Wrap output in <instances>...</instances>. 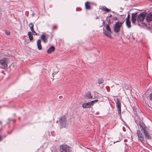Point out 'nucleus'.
Returning <instances> with one entry per match:
<instances>
[{
	"mask_svg": "<svg viewBox=\"0 0 152 152\" xmlns=\"http://www.w3.org/2000/svg\"><path fill=\"white\" fill-rule=\"evenodd\" d=\"M60 125L62 128H65L66 126L67 120L65 116H62L59 118Z\"/></svg>",
	"mask_w": 152,
	"mask_h": 152,
	"instance_id": "nucleus-1",
	"label": "nucleus"
},
{
	"mask_svg": "<svg viewBox=\"0 0 152 152\" xmlns=\"http://www.w3.org/2000/svg\"><path fill=\"white\" fill-rule=\"evenodd\" d=\"M60 151L61 152H72L70 148L66 145H61Z\"/></svg>",
	"mask_w": 152,
	"mask_h": 152,
	"instance_id": "nucleus-2",
	"label": "nucleus"
},
{
	"mask_svg": "<svg viewBox=\"0 0 152 152\" xmlns=\"http://www.w3.org/2000/svg\"><path fill=\"white\" fill-rule=\"evenodd\" d=\"M122 23L118 22L115 24L114 27V31L116 33H118L120 31V28L122 26Z\"/></svg>",
	"mask_w": 152,
	"mask_h": 152,
	"instance_id": "nucleus-3",
	"label": "nucleus"
},
{
	"mask_svg": "<svg viewBox=\"0 0 152 152\" xmlns=\"http://www.w3.org/2000/svg\"><path fill=\"white\" fill-rule=\"evenodd\" d=\"M137 134L138 137V140H140L142 143H144L145 142V138L142 132L140 130H138L137 132Z\"/></svg>",
	"mask_w": 152,
	"mask_h": 152,
	"instance_id": "nucleus-4",
	"label": "nucleus"
},
{
	"mask_svg": "<svg viewBox=\"0 0 152 152\" xmlns=\"http://www.w3.org/2000/svg\"><path fill=\"white\" fill-rule=\"evenodd\" d=\"M7 58H4L0 60V64L2 65L1 67L2 69H5L7 67Z\"/></svg>",
	"mask_w": 152,
	"mask_h": 152,
	"instance_id": "nucleus-5",
	"label": "nucleus"
},
{
	"mask_svg": "<svg viewBox=\"0 0 152 152\" xmlns=\"http://www.w3.org/2000/svg\"><path fill=\"white\" fill-rule=\"evenodd\" d=\"M104 32L105 35L110 38L111 37V31L110 28L108 25H107L106 29L104 31Z\"/></svg>",
	"mask_w": 152,
	"mask_h": 152,
	"instance_id": "nucleus-6",
	"label": "nucleus"
},
{
	"mask_svg": "<svg viewBox=\"0 0 152 152\" xmlns=\"http://www.w3.org/2000/svg\"><path fill=\"white\" fill-rule=\"evenodd\" d=\"M146 15V13L145 12H143L140 13L138 17L137 21L138 22L143 21L145 18Z\"/></svg>",
	"mask_w": 152,
	"mask_h": 152,
	"instance_id": "nucleus-7",
	"label": "nucleus"
},
{
	"mask_svg": "<svg viewBox=\"0 0 152 152\" xmlns=\"http://www.w3.org/2000/svg\"><path fill=\"white\" fill-rule=\"evenodd\" d=\"M116 107L118 111V114H120L121 113V103L119 100H118L116 102Z\"/></svg>",
	"mask_w": 152,
	"mask_h": 152,
	"instance_id": "nucleus-8",
	"label": "nucleus"
},
{
	"mask_svg": "<svg viewBox=\"0 0 152 152\" xmlns=\"http://www.w3.org/2000/svg\"><path fill=\"white\" fill-rule=\"evenodd\" d=\"M139 125L140 128V129L142 132L147 130V128L144 123L140 122L139 123Z\"/></svg>",
	"mask_w": 152,
	"mask_h": 152,
	"instance_id": "nucleus-9",
	"label": "nucleus"
},
{
	"mask_svg": "<svg viewBox=\"0 0 152 152\" xmlns=\"http://www.w3.org/2000/svg\"><path fill=\"white\" fill-rule=\"evenodd\" d=\"M145 138L147 140H150L152 139L151 137L149 132L147 130L143 132Z\"/></svg>",
	"mask_w": 152,
	"mask_h": 152,
	"instance_id": "nucleus-10",
	"label": "nucleus"
},
{
	"mask_svg": "<svg viewBox=\"0 0 152 152\" xmlns=\"http://www.w3.org/2000/svg\"><path fill=\"white\" fill-rule=\"evenodd\" d=\"M137 12L133 13L132 14V23L135 24L136 21Z\"/></svg>",
	"mask_w": 152,
	"mask_h": 152,
	"instance_id": "nucleus-11",
	"label": "nucleus"
},
{
	"mask_svg": "<svg viewBox=\"0 0 152 152\" xmlns=\"http://www.w3.org/2000/svg\"><path fill=\"white\" fill-rule=\"evenodd\" d=\"M146 19L148 21H152V12H150L147 15Z\"/></svg>",
	"mask_w": 152,
	"mask_h": 152,
	"instance_id": "nucleus-12",
	"label": "nucleus"
},
{
	"mask_svg": "<svg viewBox=\"0 0 152 152\" xmlns=\"http://www.w3.org/2000/svg\"><path fill=\"white\" fill-rule=\"evenodd\" d=\"M99 9L103 11H105L106 12H108L110 11V10L107 8L105 6H101L99 7Z\"/></svg>",
	"mask_w": 152,
	"mask_h": 152,
	"instance_id": "nucleus-13",
	"label": "nucleus"
},
{
	"mask_svg": "<svg viewBox=\"0 0 152 152\" xmlns=\"http://www.w3.org/2000/svg\"><path fill=\"white\" fill-rule=\"evenodd\" d=\"M82 106L83 108H90L91 105L89 102L85 103L83 104L82 105Z\"/></svg>",
	"mask_w": 152,
	"mask_h": 152,
	"instance_id": "nucleus-14",
	"label": "nucleus"
},
{
	"mask_svg": "<svg viewBox=\"0 0 152 152\" xmlns=\"http://www.w3.org/2000/svg\"><path fill=\"white\" fill-rule=\"evenodd\" d=\"M41 39L42 41L44 43H46L48 41L47 38L45 34H42L41 37Z\"/></svg>",
	"mask_w": 152,
	"mask_h": 152,
	"instance_id": "nucleus-15",
	"label": "nucleus"
},
{
	"mask_svg": "<svg viewBox=\"0 0 152 152\" xmlns=\"http://www.w3.org/2000/svg\"><path fill=\"white\" fill-rule=\"evenodd\" d=\"M37 46L39 50H41L42 49V46L41 45V40L40 39L38 40Z\"/></svg>",
	"mask_w": 152,
	"mask_h": 152,
	"instance_id": "nucleus-16",
	"label": "nucleus"
},
{
	"mask_svg": "<svg viewBox=\"0 0 152 152\" xmlns=\"http://www.w3.org/2000/svg\"><path fill=\"white\" fill-rule=\"evenodd\" d=\"M55 50V48L54 47L52 46L48 50L47 52L48 53H50L52 52H53Z\"/></svg>",
	"mask_w": 152,
	"mask_h": 152,
	"instance_id": "nucleus-17",
	"label": "nucleus"
},
{
	"mask_svg": "<svg viewBox=\"0 0 152 152\" xmlns=\"http://www.w3.org/2000/svg\"><path fill=\"white\" fill-rule=\"evenodd\" d=\"M86 9L88 10L90 9V7L89 5V3L88 1L86 2L85 3Z\"/></svg>",
	"mask_w": 152,
	"mask_h": 152,
	"instance_id": "nucleus-18",
	"label": "nucleus"
},
{
	"mask_svg": "<svg viewBox=\"0 0 152 152\" xmlns=\"http://www.w3.org/2000/svg\"><path fill=\"white\" fill-rule=\"evenodd\" d=\"M28 35L30 40V41L33 40V37L32 32H28Z\"/></svg>",
	"mask_w": 152,
	"mask_h": 152,
	"instance_id": "nucleus-19",
	"label": "nucleus"
},
{
	"mask_svg": "<svg viewBox=\"0 0 152 152\" xmlns=\"http://www.w3.org/2000/svg\"><path fill=\"white\" fill-rule=\"evenodd\" d=\"M126 24L128 28H130L131 27V22L130 20H126Z\"/></svg>",
	"mask_w": 152,
	"mask_h": 152,
	"instance_id": "nucleus-20",
	"label": "nucleus"
},
{
	"mask_svg": "<svg viewBox=\"0 0 152 152\" xmlns=\"http://www.w3.org/2000/svg\"><path fill=\"white\" fill-rule=\"evenodd\" d=\"M29 27L30 28L31 31H34V24L31 23H30L29 25Z\"/></svg>",
	"mask_w": 152,
	"mask_h": 152,
	"instance_id": "nucleus-21",
	"label": "nucleus"
},
{
	"mask_svg": "<svg viewBox=\"0 0 152 152\" xmlns=\"http://www.w3.org/2000/svg\"><path fill=\"white\" fill-rule=\"evenodd\" d=\"M86 97L88 99H91L92 97V96H91L90 92L87 93L86 94Z\"/></svg>",
	"mask_w": 152,
	"mask_h": 152,
	"instance_id": "nucleus-22",
	"label": "nucleus"
},
{
	"mask_svg": "<svg viewBox=\"0 0 152 152\" xmlns=\"http://www.w3.org/2000/svg\"><path fill=\"white\" fill-rule=\"evenodd\" d=\"M112 15H110L109 16H108L107 18V20L109 23H111V20L110 19V18H111L112 17Z\"/></svg>",
	"mask_w": 152,
	"mask_h": 152,
	"instance_id": "nucleus-23",
	"label": "nucleus"
},
{
	"mask_svg": "<svg viewBox=\"0 0 152 152\" xmlns=\"http://www.w3.org/2000/svg\"><path fill=\"white\" fill-rule=\"evenodd\" d=\"M98 100L97 99L95 100H94L92 101H91L90 102V103L91 106L93 105L95 103H96L98 101Z\"/></svg>",
	"mask_w": 152,
	"mask_h": 152,
	"instance_id": "nucleus-24",
	"label": "nucleus"
},
{
	"mask_svg": "<svg viewBox=\"0 0 152 152\" xmlns=\"http://www.w3.org/2000/svg\"><path fill=\"white\" fill-rule=\"evenodd\" d=\"M104 80L102 78L99 79L98 80V83L99 84H102L104 82Z\"/></svg>",
	"mask_w": 152,
	"mask_h": 152,
	"instance_id": "nucleus-25",
	"label": "nucleus"
},
{
	"mask_svg": "<svg viewBox=\"0 0 152 152\" xmlns=\"http://www.w3.org/2000/svg\"><path fill=\"white\" fill-rule=\"evenodd\" d=\"M149 98L151 101H152V93L150 95Z\"/></svg>",
	"mask_w": 152,
	"mask_h": 152,
	"instance_id": "nucleus-26",
	"label": "nucleus"
},
{
	"mask_svg": "<svg viewBox=\"0 0 152 152\" xmlns=\"http://www.w3.org/2000/svg\"><path fill=\"white\" fill-rule=\"evenodd\" d=\"M5 33L7 35H9L10 34V32L9 31H6Z\"/></svg>",
	"mask_w": 152,
	"mask_h": 152,
	"instance_id": "nucleus-27",
	"label": "nucleus"
},
{
	"mask_svg": "<svg viewBox=\"0 0 152 152\" xmlns=\"http://www.w3.org/2000/svg\"><path fill=\"white\" fill-rule=\"evenodd\" d=\"M130 18V15H129V14H128V15L127 17V18H126V20H129Z\"/></svg>",
	"mask_w": 152,
	"mask_h": 152,
	"instance_id": "nucleus-28",
	"label": "nucleus"
},
{
	"mask_svg": "<svg viewBox=\"0 0 152 152\" xmlns=\"http://www.w3.org/2000/svg\"><path fill=\"white\" fill-rule=\"evenodd\" d=\"M56 28H57V26L56 25H54V26H53L52 28H53V30H54V29H56Z\"/></svg>",
	"mask_w": 152,
	"mask_h": 152,
	"instance_id": "nucleus-29",
	"label": "nucleus"
},
{
	"mask_svg": "<svg viewBox=\"0 0 152 152\" xmlns=\"http://www.w3.org/2000/svg\"><path fill=\"white\" fill-rule=\"evenodd\" d=\"M32 32H33L34 35H37V33L34 31H34H32Z\"/></svg>",
	"mask_w": 152,
	"mask_h": 152,
	"instance_id": "nucleus-30",
	"label": "nucleus"
},
{
	"mask_svg": "<svg viewBox=\"0 0 152 152\" xmlns=\"http://www.w3.org/2000/svg\"><path fill=\"white\" fill-rule=\"evenodd\" d=\"M2 139V136L0 135V141H1Z\"/></svg>",
	"mask_w": 152,
	"mask_h": 152,
	"instance_id": "nucleus-31",
	"label": "nucleus"
},
{
	"mask_svg": "<svg viewBox=\"0 0 152 152\" xmlns=\"http://www.w3.org/2000/svg\"><path fill=\"white\" fill-rule=\"evenodd\" d=\"M127 141V139H125L124 140V141L125 142H126Z\"/></svg>",
	"mask_w": 152,
	"mask_h": 152,
	"instance_id": "nucleus-32",
	"label": "nucleus"
},
{
	"mask_svg": "<svg viewBox=\"0 0 152 152\" xmlns=\"http://www.w3.org/2000/svg\"><path fill=\"white\" fill-rule=\"evenodd\" d=\"M102 21H103V24H104V20H102Z\"/></svg>",
	"mask_w": 152,
	"mask_h": 152,
	"instance_id": "nucleus-33",
	"label": "nucleus"
},
{
	"mask_svg": "<svg viewBox=\"0 0 152 152\" xmlns=\"http://www.w3.org/2000/svg\"><path fill=\"white\" fill-rule=\"evenodd\" d=\"M98 17H96V19H98Z\"/></svg>",
	"mask_w": 152,
	"mask_h": 152,
	"instance_id": "nucleus-34",
	"label": "nucleus"
},
{
	"mask_svg": "<svg viewBox=\"0 0 152 152\" xmlns=\"http://www.w3.org/2000/svg\"><path fill=\"white\" fill-rule=\"evenodd\" d=\"M2 122L1 121H0V124H1Z\"/></svg>",
	"mask_w": 152,
	"mask_h": 152,
	"instance_id": "nucleus-35",
	"label": "nucleus"
},
{
	"mask_svg": "<svg viewBox=\"0 0 152 152\" xmlns=\"http://www.w3.org/2000/svg\"><path fill=\"white\" fill-rule=\"evenodd\" d=\"M117 19V18H115V19H114V20H116Z\"/></svg>",
	"mask_w": 152,
	"mask_h": 152,
	"instance_id": "nucleus-36",
	"label": "nucleus"
},
{
	"mask_svg": "<svg viewBox=\"0 0 152 152\" xmlns=\"http://www.w3.org/2000/svg\"><path fill=\"white\" fill-rule=\"evenodd\" d=\"M118 141H116V142H118Z\"/></svg>",
	"mask_w": 152,
	"mask_h": 152,
	"instance_id": "nucleus-37",
	"label": "nucleus"
},
{
	"mask_svg": "<svg viewBox=\"0 0 152 152\" xmlns=\"http://www.w3.org/2000/svg\"><path fill=\"white\" fill-rule=\"evenodd\" d=\"M61 96H60V97H59V98H61V97H61Z\"/></svg>",
	"mask_w": 152,
	"mask_h": 152,
	"instance_id": "nucleus-38",
	"label": "nucleus"
},
{
	"mask_svg": "<svg viewBox=\"0 0 152 152\" xmlns=\"http://www.w3.org/2000/svg\"><path fill=\"white\" fill-rule=\"evenodd\" d=\"M61 96H60V97H59V98H61V97H61Z\"/></svg>",
	"mask_w": 152,
	"mask_h": 152,
	"instance_id": "nucleus-39",
	"label": "nucleus"
},
{
	"mask_svg": "<svg viewBox=\"0 0 152 152\" xmlns=\"http://www.w3.org/2000/svg\"><path fill=\"white\" fill-rule=\"evenodd\" d=\"M1 107L0 106V108Z\"/></svg>",
	"mask_w": 152,
	"mask_h": 152,
	"instance_id": "nucleus-40",
	"label": "nucleus"
}]
</instances>
